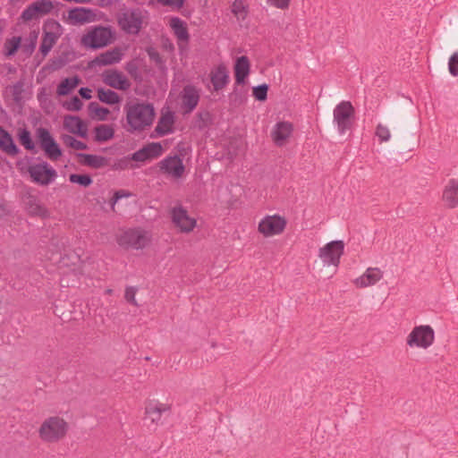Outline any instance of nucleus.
Wrapping results in <instances>:
<instances>
[{
	"label": "nucleus",
	"mask_w": 458,
	"mask_h": 458,
	"mask_svg": "<svg viewBox=\"0 0 458 458\" xmlns=\"http://www.w3.org/2000/svg\"><path fill=\"white\" fill-rule=\"evenodd\" d=\"M126 131L130 133H140L148 130L155 120L156 111L153 104L135 99L124 105Z\"/></svg>",
	"instance_id": "f257e3e1"
},
{
	"label": "nucleus",
	"mask_w": 458,
	"mask_h": 458,
	"mask_svg": "<svg viewBox=\"0 0 458 458\" xmlns=\"http://www.w3.org/2000/svg\"><path fill=\"white\" fill-rule=\"evenodd\" d=\"M68 424L61 417H49L41 424L38 434L40 438L46 442H57L67 433Z\"/></svg>",
	"instance_id": "f03ea898"
},
{
	"label": "nucleus",
	"mask_w": 458,
	"mask_h": 458,
	"mask_svg": "<svg viewBox=\"0 0 458 458\" xmlns=\"http://www.w3.org/2000/svg\"><path fill=\"white\" fill-rule=\"evenodd\" d=\"M113 33L110 28L94 26L88 29L81 38L82 47L90 49L103 48L111 44Z\"/></svg>",
	"instance_id": "7ed1b4c3"
},
{
	"label": "nucleus",
	"mask_w": 458,
	"mask_h": 458,
	"mask_svg": "<svg viewBox=\"0 0 458 458\" xmlns=\"http://www.w3.org/2000/svg\"><path fill=\"white\" fill-rule=\"evenodd\" d=\"M250 61L245 55L240 56L236 59L234 64V78L235 85H243L246 82V79L250 73ZM230 99L232 102L241 105L244 102V98L238 91L237 86L233 87V92L230 94Z\"/></svg>",
	"instance_id": "20e7f679"
},
{
	"label": "nucleus",
	"mask_w": 458,
	"mask_h": 458,
	"mask_svg": "<svg viewBox=\"0 0 458 458\" xmlns=\"http://www.w3.org/2000/svg\"><path fill=\"white\" fill-rule=\"evenodd\" d=\"M434 340L435 333L430 326H417L408 335L406 344L411 348L428 349L433 344Z\"/></svg>",
	"instance_id": "39448f33"
},
{
	"label": "nucleus",
	"mask_w": 458,
	"mask_h": 458,
	"mask_svg": "<svg viewBox=\"0 0 458 458\" xmlns=\"http://www.w3.org/2000/svg\"><path fill=\"white\" fill-rule=\"evenodd\" d=\"M62 34L63 28L55 20H47L44 23L43 35L39 47V51L44 56L50 52Z\"/></svg>",
	"instance_id": "423d86ee"
},
{
	"label": "nucleus",
	"mask_w": 458,
	"mask_h": 458,
	"mask_svg": "<svg viewBox=\"0 0 458 458\" xmlns=\"http://www.w3.org/2000/svg\"><path fill=\"white\" fill-rule=\"evenodd\" d=\"M354 114L355 110L350 101H342L335 107L334 122L341 134L351 129Z\"/></svg>",
	"instance_id": "0eeeda50"
},
{
	"label": "nucleus",
	"mask_w": 458,
	"mask_h": 458,
	"mask_svg": "<svg viewBox=\"0 0 458 458\" xmlns=\"http://www.w3.org/2000/svg\"><path fill=\"white\" fill-rule=\"evenodd\" d=\"M36 135L46 157L52 161H57L62 157L63 152L50 131L47 128L39 127L36 131Z\"/></svg>",
	"instance_id": "6e6552de"
},
{
	"label": "nucleus",
	"mask_w": 458,
	"mask_h": 458,
	"mask_svg": "<svg viewBox=\"0 0 458 458\" xmlns=\"http://www.w3.org/2000/svg\"><path fill=\"white\" fill-rule=\"evenodd\" d=\"M148 241L147 233L140 229H129L123 232L117 239L120 246L135 250L145 248Z\"/></svg>",
	"instance_id": "1a4fd4ad"
},
{
	"label": "nucleus",
	"mask_w": 458,
	"mask_h": 458,
	"mask_svg": "<svg viewBox=\"0 0 458 458\" xmlns=\"http://www.w3.org/2000/svg\"><path fill=\"white\" fill-rule=\"evenodd\" d=\"M344 244L343 241H332L319 249L318 257L327 266L337 267L340 258L344 254Z\"/></svg>",
	"instance_id": "9d476101"
},
{
	"label": "nucleus",
	"mask_w": 458,
	"mask_h": 458,
	"mask_svg": "<svg viewBox=\"0 0 458 458\" xmlns=\"http://www.w3.org/2000/svg\"><path fill=\"white\" fill-rule=\"evenodd\" d=\"M28 172L32 181L40 185H48L57 176L56 171L45 161L30 165Z\"/></svg>",
	"instance_id": "9b49d317"
},
{
	"label": "nucleus",
	"mask_w": 458,
	"mask_h": 458,
	"mask_svg": "<svg viewBox=\"0 0 458 458\" xmlns=\"http://www.w3.org/2000/svg\"><path fill=\"white\" fill-rule=\"evenodd\" d=\"M54 3L50 0H37L28 5L21 13L23 21H30L51 13Z\"/></svg>",
	"instance_id": "f8f14e48"
},
{
	"label": "nucleus",
	"mask_w": 458,
	"mask_h": 458,
	"mask_svg": "<svg viewBox=\"0 0 458 458\" xmlns=\"http://www.w3.org/2000/svg\"><path fill=\"white\" fill-rule=\"evenodd\" d=\"M142 13L139 9L123 13L118 21L123 30L126 33L134 35H137L140 32L142 27Z\"/></svg>",
	"instance_id": "ddd939ff"
},
{
	"label": "nucleus",
	"mask_w": 458,
	"mask_h": 458,
	"mask_svg": "<svg viewBox=\"0 0 458 458\" xmlns=\"http://www.w3.org/2000/svg\"><path fill=\"white\" fill-rule=\"evenodd\" d=\"M199 90L193 85H186L181 92V109L183 114H191L198 106Z\"/></svg>",
	"instance_id": "4468645a"
},
{
	"label": "nucleus",
	"mask_w": 458,
	"mask_h": 458,
	"mask_svg": "<svg viewBox=\"0 0 458 458\" xmlns=\"http://www.w3.org/2000/svg\"><path fill=\"white\" fill-rule=\"evenodd\" d=\"M286 225V221L279 216H267L259 225V231L265 236L281 233Z\"/></svg>",
	"instance_id": "2eb2a0df"
},
{
	"label": "nucleus",
	"mask_w": 458,
	"mask_h": 458,
	"mask_svg": "<svg viewBox=\"0 0 458 458\" xmlns=\"http://www.w3.org/2000/svg\"><path fill=\"white\" fill-rule=\"evenodd\" d=\"M173 223L182 233H190L196 226V220L188 215L187 210L182 206L173 208L171 211Z\"/></svg>",
	"instance_id": "dca6fc26"
},
{
	"label": "nucleus",
	"mask_w": 458,
	"mask_h": 458,
	"mask_svg": "<svg viewBox=\"0 0 458 458\" xmlns=\"http://www.w3.org/2000/svg\"><path fill=\"white\" fill-rule=\"evenodd\" d=\"M103 82L115 89L126 91L128 90L131 83L126 78V76L117 70H107L102 74Z\"/></svg>",
	"instance_id": "f3484780"
},
{
	"label": "nucleus",
	"mask_w": 458,
	"mask_h": 458,
	"mask_svg": "<svg viewBox=\"0 0 458 458\" xmlns=\"http://www.w3.org/2000/svg\"><path fill=\"white\" fill-rule=\"evenodd\" d=\"M171 406L157 401H148L145 406V419L149 420L151 424L157 426L162 424L163 414L169 413Z\"/></svg>",
	"instance_id": "a211bd4d"
},
{
	"label": "nucleus",
	"mask_w": 458,
	"mask_h": 458,
	"mask_svg": "<svg viewBox=\"0 0 458 458\" xmlns=\"http://www.w3.org/2000/svg\"><path fill=\"white\" fill-rule=\"evenodd\" d=\"M159 168L162 173L175 179L181 178L185 170L182 158L177 155L163 159L159 163Z\"/></svg>",
	"instance_id": "6ab92c4d"
},
{
	"label": "nucleus",
	"mask_w": 458,
	"mask_h": 458,
	"mask_svg": "<svg viewBox=\"0 0 458 458\" xmlns=\"http://www.w3.org/2000/svg\"><path fill=\"white\" fill-rule=\"evenodd\" d=\"M123 53L120 48L115 47L99 54L89 63V68L106 66L117 64L122 60Z\"/></svg>",
	"instance_id": "aec40b11"
},
{
	"label": "nucleus",
	"mask_w": 458,
	"mask_h": 458,
	"mask_svg": "<svg viewBox=\"0 0 458 458\" xmlns=\"http://www.w3.org/2000/svg\"><path fill=\"white\" fill-rule=\"evenodd\" d=\"M162 152L163 148L159 142H151L134 152L131 155V159L137 162H145L160 157Z\"/></svg>",
	"instance_id": "412c9836"
},
{
	"label": "nucleus",
	"mask_w": 458,
	"mask_h": 458,
	"mask_svg": "<svg viewBox=\"0 0 458 458\" xmlns=\"http://www.w3.org/2000/svg\"><path fill=\"white\" fill-rule=\"evenodd\" d=\"M229 73L224 64L217 65L210 72V81L215 91L223 89L229 83Z\"/></svg>",
	"instance_id": "4be33fe9"
},
{
	"label": "nucleus",
	"mask_w": 458,
	"mask_h": 458,
	"mask_svg": "<svg viewBox=\"0 0 458 458\" xmlns=\"http://www.w3.org/2000/svg\"><path fill=\"white\" fill-rule=\"evenodd\" d=\"M64 128L70 133L76 134L81 138H87L88 136L87 126L78 116L66 115L64 119Z\"/></svg>",
	"instance_id": "5701e85b"
},
{
	"label": "nucleus",
	"mask_w": 458,
	"mask_h": 458,
	"mask_svg": "<svg viewBox=\"0 0 458 458\" xmlns=\"http://www.w3.org/2000/svg\"><path fill=\"white\" fill-rule=\"evenodd\" d=\"M382 276L383 273L378 267H369L362 276L355 279L354 283L358 287L365 288L374 285Z\"/></svg>",
	"instance_id": "b1692460"
},
{
	"label": "nucleus",
	"mask_w": 458,
	"mask_h": 458,
	"mask_svg": "<svg viewBox=\"0 0 458 458\" xmlns=\"http://www.w3.org/2000/svg\"><path fill=\"white\" fill-rule=\"evenodd\" d=\"M443 200L449 208H454L458 205V179L448 181L443 191Z\"/></svg>",
	"instance_id": "393cba45"
},
{
	"label": "nucleus",
	"mask_w": 458,
	"mask_h": 458,
	"mask_svg": "<svg viewBox=\"0 0 458 458\" xmlns=\"http://www.w3.org/2000/svg\"><path fill=\"white\" fill-rule=\"evenodd\" d=\"M174 115L171 111L162 113L157 124L155 128V132L157 136L163 137L174 131Z\"/></svg>",
	"instance_id": "a878e982"
},
{
	"label": "nucleus",
	"mask_w": 458,
	"mask_h": 458,
	"mask_svg": "<svg viewBox=\"0 0 458 458\" xmlns=\"http://www.w3.org/2000/svg\"><path fill=\"white\" fill-rule=\"evenodd\" d=\"M77 157L80 158L81 165L94 169L103 168L110 165L109 158L102 156L78 153Z\"/></svg>",
	"instance_id": "bb28decb"
},
{
	"label": "nucleus",
	"mask_w": 458,
	"mask_h": 458,
	"mask_svg": "<svg viewBox=\"0 0 458 458\" xmlns=\"http://www.w3.org/2000/svg\"><path fill=\"white\" fill-rule=\"evenodd\" d=\"M0 149L10 157L20 153L19 148L13 141L12 135L0 125Z\"/></svg>",
	"instance_id": "cd10ccee"
},
{
	"label": "nucleus",
	"mask_w": 458,
	"mask_h": 458,
	"mask_svg": "<svg viewBox=\"0 0 458 458\" xmlns=\"http://www.w3.org/2000/svg\"><path fill=\"white\" fill-rule=\"evenodd\" d=\"M293 131V126L290 123H277L273 131V140L277 146H283Z\"/></svg>",
	"instance_id": "c85d7f7f"
},
{
	"label": "nucleus",
	"mask_w": 458,
	"mask_h": 458,
	"mask_svg": "<svg viewBox=\"0 0 458 458\" xmlns=\"http://www.w3.org/2000/svg\"><path fill=\"white\" fill-rule=\"evenodd\" d=\"M92 14L93 13L90 9L75 7L69 11L68 19L73 25L83 24L90 21V16H92Z\"/></svg>",
	"instance_id": "c756f323"
},
{
	"label": "nucleus",
	"mask_w": 458,
	"mask_h": 458,
	"mask_svg": "<svg viewBox=\"0 0 458 458\" xmlns=\"http://www.w3.org/2000/svg\"><path fill=\"white\" fill-rule=\"evenodd\" d=\"M170 26L174 30V35L181 41L189 40V32L186 23L178 17H173L170 20Z\"/></svg>",
	"instance_id": "7c9ffc66"
},
{
	"label": "nucleus",
	"mask_w": 458,
	"mask_h": 458,
	"mask_svg": "<svg viewBox=\"0 0 458 458\" xmlns=\"http://www.w3.org/2000/svg\"><path fill=\"white\" fill-rule=\"evenodd\" d=\"M80 83L81 79L77 75L71 78H65L57 86L56 93L58 96H66L70 94Z\"/></svg>",
	"instance_id": "2f4dec72"
},
{
	"label": "nucleus",
	"mask_w": 458,
	"mask_h": 458,
	"mask_svg": "<svg viewBox=\"0 0 458 458\" xmlns=\"http://www.w3.org/2000/svg\"><path fill=\"white\" fill-rule=\"evenodd\" d=\"M25 205L28 212L32 216H45L47 213V209L35 196H28L25 200Z\"/></svg>",
	"instance_id": "473e14b6"
},
{
	"label": "nucleus",
	"mask_w": 458,
	"mask_h": 458,
	"mask_svg": "<svg viewBox=\"0 0 458 458\" xmlns=\"http://www.w3.org/2000/svg\"><path fill=\"white\" fill-rule=\"evenodd\" d=\"M98 99L107 105L119 104L122 100L121 97L112 89H106L104 88L98 89Z\"/></svg>",
	"instance_id": "72a5a7b5"
},
{
	"label": "nucleus",
	"mask_w": 458,
	"mask_h": 458,
	"mask_svg": "<svg viewBox=\"0 0 458 458\" xmlns=\"http://www.w3.org/2000/svg\"><path fill=\"white\" fill-rule=\"evenodd\" d=\"M114 135V129L107 124H99L95 128V140L104 142L111 140Z\"/></svg>",
	"instance_id": "f704fd0d"
},
{
	"label": "nucleus",
	"mask_w": 458,
	"mask_h": 458,
	"mask_svg": "<svg viewBox=\"0 0 458 458\" xmlns=\"http://www.w3.org/2000/svg\"><path fill=\"white\" fill-rule=\"evenodd\" d=\"M231 11L238 21H244L248 15L249 7L242 0H234Z\"/></svg>",
	"instance_id": "c9c22d12"
},
{
	"label": "nucleus",
	"mask_w": 458,
	"mask_h": 458,
	"mask_svg": "<svg viewBox=\"0 0 458 458\" xmlns=\"http://www.w3.org/2000/svg\"><path fill=\"white\" fill-rule=\"evenodd\" d=\"M18 138L20 143L30 151H33L35 149V144L31 139L30 131L26 128L21 129L18 133Z\"/></svg>",
	"instance_id": "e433bc0d"
},
{
	"label": "nucleus",
	"mask_w": 458,
	"mask_h": 458,
	"mask_svg": "<svg viewBox=\"0 0 458 458\" xmlns=\"http://www.w3.org/2000/svg\"><path fill=\"white\" fill-rule=\"evenodd\" d=\"M61 140H63V143L73 149L76 150H84L88 148V146L86 143L76 140L74 137L69 134H64L61 136Z\"/></svg>",
	"instance_id": "4c0bfd02"
},
{
	"label": "nucleus",
	"mask_w": 458,
	"mask_h": 458,
	"mask_svg": "<svg viewBox=\"0 0 458 458\" xmlns=\"http://www.w3.org/2000/svg\"><path fill=\"white\" fill-rule=\"evenodd\" d=\"M69 62L68 54L62 53L56 57L52 58L49 61L48 68L52 71H57L65 66Z\"/></svg>",
	"instance_id": "58836bf2"
},
{
	"label": "nucleus",
	"mask_w": 458,
	"mask_h": 458,
	"mask_svg": "<svg viewBox=\"0 0 458 458\" xmlns=\"http://www.w3.org/2000/svg\"><path fill=\"white\" fill-rule=\"evenodd\" d=\"M88 108L91 114H95L101 121L106 120L109 114L107 108L100 106L97 102L89 103Z\"/></svg>",
	"instance_id": "ea45409f"
},
{
	"label": "nucleus",
	"mask_w": 458,
	"mask_h": 458,
	"mask_svg": "<svg viewBox=\"0 0 458 458\" xmlns=\"http://www.w3.org/2000/svg\"><path fill=\"white\" fill-rule=\"evenodd\" d=\"M21 45L20 37H13L4 43V54L6 56L13 55Z\"/></svg>",
	"instance_id": "a19ab883"
},
{
	"label": "nucleus",
	"mask_w": 458,
	"mask_h": 458,
	"mask_svg": "<svg viewBox=\"0 0 458 458\" xmlns=\"http://www.w3.org/2000/svg\"><path fill=\"white\" fill-rule=\"evenodd\" d=\"M69 181L72 183H77L83 187H89L93 182L90 175L79 174H70Z\"/></svg>",
	"instance_id": "79ce46f5"
},
{
	"label": "nucleus",
	"mask_w": 458,
	"mask_h": 458,
	"mask_svg": "<svg viewBox=\"0 0 458 458\" xmlns=\"http://www.w3.org/2000/svg\"><path fill=\"white\" fill-rule=\"evenodd\" d=\"M211 114L208 111H201L197 114L196 126L199 130L207 128L211 123Z\"/></svg>",
	"instance_id": "37998d69"
},
{
	"label": "nucleus",
	"mask_w": 458,
	"mask_h": 458,
	"mask_svg": "<svg viewBox=\"0 0 458 458\" xmlns=\"http://www.w3.org/2000/svg\"><path fill=\"white\" fill-rule=\"evenodd\" d=\"M268 86L261 84L253 88V96L259 101H265L267 98Z\"/></svg>",
	"instance_id": "c03bdc74"
},
{
	"label": "nucleus",
	"mask_w": 458,
	"mask_h": 458,
	"mask_svg": "<svg viewBox=\"0 0 458 458\" xmlns=\"http://www.w3.org/2000/svg\"><path fill=\"white\" fill-rule=\"evenodd\" d=\"M376 135L381 142L388 141L391 138V133L387 126L378 123L376 127Z\"/></svg>",
	"instance_id": "a18cd8bd"
},
{
	"label": "nucleus",
	"mask_w": 458,
	"mask_h": 458,
	"mask_svg": "<svg viewBox=\"0 0 458 458\" xmlns=\"http://www.w3.org/2000/svg\"><path fill=\"white\" fill-rule=\"evenodd\" d=\"M82 106V101L77 96H73L69 102L64 104V107L69 111H80Z\"/></svg>",
	"instance_id": "49530a36"
},
{
	"label": "nucleus",
	"mask_w": 458,
	"mask_h": 458,
	"mask_svg": "<svg viewBox=\"0 0 458 458\" xmlns=\"http://www.w3.org/2000/svg\"><path fill=\"white\" fill-rule=\"evenodd\" d=\"M66 241L64 238L54 237L50 241V248L53 252H60L64 249Z\"/></svg>",
	"instance_id": "de8ad7c7"
},
{
	"label": "nucleus",
	"mask_w": 458,
	"mask_h": 458,
	"mask_svg": "<svg viewBox=\"0 0 458 458\" xmlns=\"http://www.w3.org/2000/svg\"><path fill=\"white\" fill-rule=\"evenodd\" d=\"M448 69L453 76H458V52H455L451 55L448 62Z\"/></svg>",
	"instance_id": "09e8293b"
},
{
	"label": "nucleus",
	"mask_w": 458,
	"mask_h": 458,
	"mask_svg": "<svg viewBox=\"0 0 458 458\" xmlns=\"http://www.w3.org/2000/svg\"><path fill=\"white\" fill-rule=\"evenodd\" d=\"M131 157H125L121 159L116 160L112 165V169L114 170H124L130 166L131 161Z\"/></svg>",
	"instance_id": "8fccbe9b"
},
{
	"label": "nucleus",
	"mask_w": 458,
	"mask_h": 458,
	"mask_svg": "<svg viewBox=\"0 0 458 458\" xmlns=\"http://www.w3.org/2000/svg\"><path fill=\"white\" fill-rule=\"evenodd\" d=\"M137 293V288L133 287V286H128L126 287L125 289V293H124V298L125 300L134 305V306H138V303L135 300V294Z\"/></svg>",
	"instance_id": "3c124183"
},
{
	"label": "nucleus",
	"mask_w": 458,
	"mask_h": 458,
	"mask_svg": "<svg viewBox=\"0 0 458 458\" xmlns=\"http://www.w3.org/2000/svg\"><path fill=\"white\" fill-rule=\"evenodd\" d=\"M22 87H23V84L21 81L16 82L12 87V90L11 91H12V95H13V100L15 102H19L21 99V94H22V90H23Z\"/></svg>",
	"instance_id": "603ef678"
},
{
	"label": "nucleus",
	"mask_w": 458,
	"mask_h": 458,
	"mask_svg": "<svg viewBox=\"0 0 458 458\" xmlns=\"http://www.w3.org/2000/svg\"><path fill=\"white\" fill-rule=\"evenodd\" d=\"M157 3L164 6H170V7H175L177 9H180L182 7L184 0H157Z\"/></svg>",
	"instance_id": "864d4df0"
},
{
	"label": "nucleus",
	"mask_w": 458,
	"mask_h": 458,
	"mask_svg": "<svg viewBox=\"0 0 458 458\" xmlns=\"http://www.w3.org/2000/svg\"><path fill=\"white\" fill-rule=\"evenodd\" d=\"M125 70L135 80H137L140 77L138 66L134 62L128 63L126 64Z\"/></svg>",
	"instance_id": "5fc2aeb1"
},
{
	"label": "nucleus",
	"mask_w": 458,
	"mask_h": 458,
	"mask_svg": "<svg viewBox=\"0 0 458 458\" xmlns=\"http://www.w3.org/2000/svg\"><path fill=\"white\" fill-rule=\"evenodd\" d=\"M131 193L129 191H126L124 190H119L116 191L114 194V197L111 200V205L114 207V204L122 198L130 197Z\"/></svg>",
	"instance_id": "6e6d98bb"
},
{
	"label": "nucleus",
	"mask_w": 458,
	"mask_h": 458,
	"mask_svg": "<svg viewBox=\"0 0 458 458\" xmlns=\"http://www.w3.org/2000/svg\"><path fill=\"white\" fill-rule=\"evenodd\" d=\"M269 5L276 6L280 9L287 8L290 0H265Z\"/></svg>",
	"instance_id": "4d7b16f0"
},
{
	"label": "nucleus",
	"mask_w": 458,
	"mask_h": 458,
	"mask_svg": "<svg viewBox=\"0 0 458 458\" xmlns=\"http://www.w3.org/2000/svg\"><path fill=\"white\" fill-rule=\"evenodd\" d=\"M79 94L84 99L91 98V89L89 88H81L79 90Z\"/></svg>",
	"instance_id": "13d9d810"
}]
</instances>
